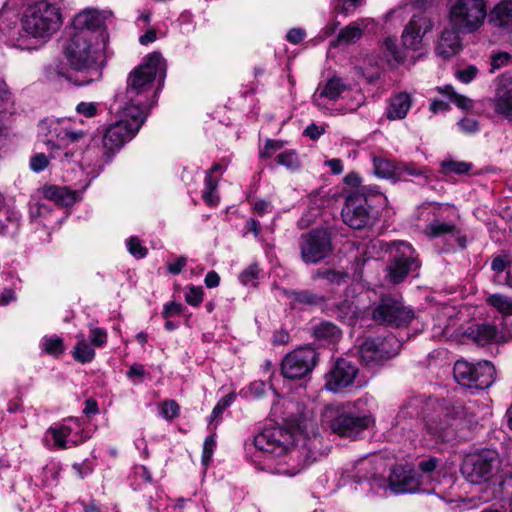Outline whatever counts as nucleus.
<instances>
[{
	"label": "nucleus",
	"mask_w": 512,
	"mask_h": 512,
	"mask_svg": "<svg viewBox=\"0 0 512 512\" xmlns=\"http://www.w3.org/2000/svg\"><path fill=\"white\" fill-rule=\"evenodd\" d=\"M107 41L108 37L71 31L62 47L67 63L78 73L70 81L85 86L101 79Z\"/></svg>",
	"instance_id": "nucleus-1"
},
{
	"label": "nucleus",
	"mask_w": 512,
	"mask_h": 512,
	"mask_svg": "<svg viewBox=\"0 0 512 512\" xmlns=\"http://www.w3.org/2000/svg\"><path fill=\"white\" fill-rule=\"evenodd\" d=\"M166 61L161 53L148 54L142 63L128 75L126 92L117 96L116 103L137 107L144 114L157 101V92L164 84L166 77Z\"/></svg>",
	"instance_id": "nucleus-2"
},
{
	"label": "nucleus",
	"mask_w": 512,
	"mask_h": 512,
	"mask_svg": "<svg viewBox=\"0 0 512 512\" xmlns=\"http://www.w3.org/2000/svg\"><path fill=\"white\" fill-rule=\"evenodd\" d=\"M431 412L424 416L427 435L435 442L445 443L456 440L467 423L475 418L473 402L465 405L450 404L447 401H435L429 404Z\"/></svg>",
	"instance_id": "nucleus-3"
},
{
	"label": "nucleus",
	"mask_w": 512,
	"mask_h": 512,
	"mask_svg": "<svg viewBox=\"0 0 512 512\" xmlns=\"http://www.w3.org/2000/svg\"><path fill=\"white\" fill-rule=\"evenodd\" d=\"M29 49H37L56 33L62 24L60 8L45 0L27 7L23 14Z\"/></svg>",
	"instance_id": "nucleus-4"
},
{
	"label": "nucleus",
	"mask_w": 512,
	"mask_h": 512,
	"mask_svg": "<svg viewBox=\"0 0 512 512\" xmlns=\"http://www.w3.org/2000/svg\"><path fill=\"white\" fill-rule=\"evenodd\" d=\"M314 423L299 426V437L296 445L289 447L284 460L278 462L275 466V473L285 476H295L300 473L305 466L316 460L320 455L321 437L316 432Z\"/></svg>",
	"instance_id": "nucleus-5"
},
{
	"label": "nucleus",
	"mask_w": 512,
	"mask_h": 512,
	"mask_svg": "<svg viewBox=\"0 0 512 512\" xmlns=\"http://www.w3.org/2000/svg\"><path fill=\"white\" fill-rule=\"evenodd\" d=\"M362 402L359 399L354 403L334 404L326 407L324 418L331 430L341 436L355 440L373 422L370 413L360 412L357 406Z\"/></svg>",
	"instance_id": "nucleus-6"
},
{
	"label": "nucleus",
	"mask_w": 512,
	"mask_h": 512,
	"mask_svg": "<svg viewBox=\"0 0 512 512\" xmlns=\"http://www.w3.org/2000/svg\"><path fill=\"white\" fill-rule=\"evenodd\" d=\"M119 119L108 125L103 136L104 147L110 151L120 149L138 133L146 114L137 107L115 102Z\"/></svg>",
	"instance_id": "nucleus-7"
},
{
	"label": "nucleus",
	"mask_w": 512,
	"mask_h": 512,
	"mask_svg": "<svg viewBox=\"0 0 512 512\" xmlns=\"http://www.w3.org/2000/svg\"><path fill=\"white\" fill-rule=\"evenodd\" d=\"M487 15L485 0H448V24L462 34L477 31L485 21Z\"/></svg>",
	"instance_id": "nucleus-8"
},
{
	"label": "nucleus",
	"mask_w": 512,
	"mask_h": 512,
	"mask_svg": "<svg viewBox=\"0 0 512 512\" xmlns=\"http://www.w3.org/2000/svg\"><path fill=\"white\" fill-rule=\"evenodd\" d=\"M390 263L387 266L389 280L393 283L402 282L406 276L420 267L415 249L405 241H394L386 244Z\"/></svg>",
	"instance_id": "nucleus-9"
},
{
	"label": "nucleus",
	"mask_w": 512,
	"mask_h": 512,
	"mask_svg": "<svg viewBox=\"0 0 512 512\" xmlns=\"http://www.w3.org/2000/svg\"><path fill=\"white\" fill-rule=\"evenodd\" d=\"M351 93V103L348 104L347 110L355 111L364 103V95L359 90H352L348 83L341 77L333 76L318 84L313 94L312 101L315 106L320 109L327 108V102H336L344 94Z\"/></svg>",
	"instance_id": "nucleus-10"
},
{
	"label": "nucleus",
	"mask_w": 512,
	"mask_h": 512,
	"mask_svg": "<svg viewBox=\"0 0 512 512\" xmlns=\"http://www.w3.org/2000/svg\"><path fill=\"white\" fill-rule=\"evenodd\" d=\"M453 374L460 385L484 390L494 382L495 368L489 361L470 363L466 360H458L454 364Z\"/></svg>",
	"instance_id": "nucleus-11"
},
{
	"label": "nucleus",
	"mask_w": 512,
	"mask_h": 512,
	"mask_svg": "<svg viewBox=\"0 0 512 512\" xmlns=\"http://www.w3.org/2000/svg\"><path fill=\"white\" fill-rule=\"evenodd\" d=\"M499 465L498 454L493 450H482L465 457L461 472L472 484H481L490 480Z\"/></svg>",
	"instance_id": "nucleus-12"
},
{
	"label": "nucleus",
	"mask_w": 512,
	"mask_h": 512,
	"mask_svg": "<svg viewBox=\"0 0 512 512\" xmlns=\"http://www.w3.org/2000/svg\"><path fill=\"white\" fill-rule=\"evenodd\" d=\"M24 29L23 16L12 6L4 5L0 9V42L21 49H29V40Z\"/></svg>",
	"instance_id": "nucleus-13"
},
{
	"label": "nucleus",
	"mask_w": 512,
	"mask_h": 512,
	"mask_svg": "<svg viewBox=\"0 0 512 512\" xmlns=\"http://www.w3.org/2000/svg\"><path fill=\"white\" fill-rule=\"evenodd\" d=\"M300 256L306 264H317L332 252L331 234L326 229H313L298 240Z\"/></svg>",
	"instance_id": "nucleus-14"
},
{
	"label": "nucleus",
	"mask_w": 512,
	"mask_h": 512,
	"mask_svg": "<svg viewBox=\"0 0 512 512\" xmlns=\"http://www.w3.org/2000/svg\"><path fill=\"white\" fill-rule=\"evenodd\" d=\"M319 360L315 348L300 346L285 355L281 362V372L285 378L301 379L310 374Z\"/></svg>",
	"instance_id": "nucleus-15"
},
{
	"label": "nucleus",
	"mask_w": 512,
	"mask_h": 512,
	"mask_svg": "<svg viewBox=\"0 0 512 512\" xmlns=\"http://www.w3.org/2000/svg\"><path fill=\"white\" fill-rule=\"evenodd\" d=\"M372 318L379 324L401 327L414 318V312L392 295L381 297L372 310Z\"/></svg>",
	"instance_id": "nucleus-16"
},
{
	"label": "nucleus",
	"mask_w": 512,
	"mask_h": 512,
	"mask_svg": "<svg viewBox=\"0 0 512 512\" xmlns=\"http://www.w3.org/2000/svg\"><path fill=\"white\" fill-rule=\"evenodd\" d=\"M76 121L71 118L49 119L41 122L40 130L45 132V144L54 148L58 144L65 145L80 140L85 131L75 128Z\"/></svg>",
	"instance_id": "nucleus-17"
},
{
	"label": "nucleus",
	"mask_w": 512,
	"mask_h": 512,
	"mask_svg": "<svg viewBox=\"0 0 512 512\" xmlns=\"http://www.w3.org/2000/svg\"><path fill=\"white\" fill-rule=\"evenodd\" d=\"M299 433L294 435L289 429L280 426L265 427L254 438V446L264 453L283 455L292 446Z\"/></svg>",
	"instance_id": "nucleus-18"
},
{
	"label": "nucleus",
	"mask_w": 512,
	"mask_h": 512,
	"mask_svg": "<svg viewBox=\"0 0 512 512\" xmlns=\"http://www.w3.org/2000/svg\"><path fill=\"white\" fill-rule=\"evenodd\" d=\"M400 345L394 336L365 340L360 346V358L367 366L382 365L398 354Z\"/></svg>",
	"instance_id": "nucleus-19"
},
{
	"label": "nucleus",
	"mask_w": 512,
	"mask_h": 512,
	"mask_svg": "<svg viewBox=\"0 0 512 512\" xmlns=\"http://www.w3.org/2000/svg\"><path fill=\"white\" fill-rule=\"evenodd\" d=\"M435 487H424V478L413 469L396 466L389 476V490L395 494L432 493Z\"/></svg>",
	"instance_id": "nucleus-20"
},
{
	"label": "nucleus",
	"mask_w": 512,
	"mask_h": 512,
	"mask_svg": "<svg viewBox=\"0 0 512 512\" xmlns=\"http://www.w3.org/2000/svg\"><path fill=\"white\" fill-rule=\"evenodd\" d=\"M488 106L494 114L509 122L512 121V76L503 75L496 80L493 96Z\"/></svg>",
	"instance_id": "nucleus-21"
},
{
	"label": "nucleus",
	"mask_w": 512,
	"mask_h": 512,
	"mask_svg": "<svg viewBox=\"0 0 512 512\" xmlns=\"http://www.w3.org/2000/svg\"><path fill=\"white\" fill-rule=\"evenodd\" d=\"M423 233L429 239L443 238L448 240L451 248L457 246L464 249L466 247L465 235H463L459 227L451 221L435 218L426 224Z\"/></svg>",
	"instance_id": "nucleus-22"
},
{
	"label": "nucleus",
	"mask_w": 512,
	"mask_h": 512,
	"mask_svg": "<svg viewBox=\"0 0 512 512\" xmlns=\"http://www.w3.org/2000/svg\"><path fill=\"white\" fill-rule=\"evenodd\" d=\"M358 368L350 361L340 358L326 374L325 387L331 392H341L354 383Z\"/></svg>",
	"instance_id": "nucleus-23"
},
{
	"label": "nucleus",
	"mask_w": 512,
	"mask_h": 512,
	"mask_svg": "<svg viewBox=\"0 0 512 512\" xmlns=\"http://www.w3.org/2000/svg\"><path fill=\"white\" fill-rule=\"evenodd\" d=\"M383 462H373L369 459L360 460L357 465L355 479L358 483L368 482L373 493H386L389 489V478L386 479L382 470Z\"/></svg>",
	"instance_id": "nucleus-24"
},
{
	"label": "nucleus",
	"mask_w": 512,
	"mask_h": 512,
	"mask_svg": "<svg viewBox=\"0 0 512 512\" xmlns=\"http://www.w3.org/2000/svg\"><path fill=\"white\" fill-rule=\"evenodd\" d=\"M109 12L87 8L79 12L73 19L72 31L85 34H96L99 37H107L104 23Z\"/></svg>",
	"instance_id": "nucleus-25"
},
{
	"label": "nucleus",
	"mask_w": 512,
	"mask_h": 512,
	"mask_svg": "<svg viewBox=\"0 0 512 512\" xmlns=\"http://www.w3.org/2000/svg\"><path fill=\"white\" fill-rule=\"evenodd\" d=\"M341 215L344 223L353 229L364 228L371 219L367 200L362 195L349 196Z\"/></svg>",
	"instance_id": "nucleus-26"
},
{
	"label": "nucleus",
	"mask_w": 512,
	"mask_h": 512,
	"mask_svg": "<svg viewBox=\"0 0 512 512\" xmlns=\"http://www.w3.org/2000/svg\"><path fill=\"white\" fill-rule=\"evenodd\" d=\"M80 429L79 421L70 419L60 426L50 427L46 432V438L50 436L54 442V446L57 448H70L86 440L82 435H79Z\"/></svg>",
	"instance_id": "nucleus-27"
},
{
	"label": "nucleus",
	"mask_w": 512,
	"mask_h": 512,
	"mask_svg": "<svg viewBox=\"0 0 512 512\" xmlns=\"http://www.w3.org/2000/svg\"><path fill=\"white\" fill-rule=\"evenodd\" d=\"M433 22L424 13L412 16L402 33V42L405 47L417 50L421 45L423 37L431 31Z\"/></svg>",
	"instance_id": "nucleus-28"
},
{
	"label": "nucleus",
	"mask_w": 512,
	"mask_h": 512,
	"mask_svg": "<svg viewBox=\"0 0 512 512\" xmlns=\"http://www.w3.org/2000/svg\"><path fill=\"white\" fill-rule=\"evenodd\" d=\"M436 90L441 93L447 100L434 99L430 104V110L433 113L445 112L450 108V102L454 103L457 107L468 110L473 108V101L463 95L455 92L451 85L437 87Z\"/></svg>",
	"instance_id": "nucleus-29"
},
{
	"label": "nucleus",
	"mask_w": 512,
	"mask_h": 512,
	"mask_svg": "<svg viewBox=\"0 0 512 512\" xmlns=\"http://www.w3.org/2000/svg\"><path fill=\"white\" fill-rule=\"evenodd\" d=\"M467 336L478 345L484 346L491 342H499L504 336L495 325L492 324H474L467 329Z\"/></svg>",
	"instance_id": "nucleus-30"
},
{
	"label": "nucleus",
	"mask_w": 512,
	"mask_h": 512,
	"mask_svg": "<svg viewBox=\"0 0 512 512\" xmlns=\"http://www.w3.org/2000/svg\"><path fill=\"white\" fill-rule=\"evenodd\" d=\"M460 33H462V31L451 26L444 29L436 47L437 54L443 58H450L457 54L461 49Z\"/></svg>",
	"instance_id": "nucleus-31"
},
{
	"label": "nucleus",
	"mask_w": 512,
	"mask_h": 512,
	"mask_svg": "<svg viewBox=\"0 0 512 512\" xmlns=\"http://www.w3.org/2000/svg\"><path fill=\"white\" fill-rule=\"evenodd\" d=\"M412 100L409 94L401 92L390 97L386 116L390 120L404 119L411 108Z\"/></svg>",
	"instance_id": "nucleus-32"
},
{
	"label": "nucleus",
	"mask_w": 512,
	"mask_h": 512,
	"mask_svg": "<svg viewBox=\"0 0 512 512\" xmlns=\"http://www.w3.org/2000/svg\"><path fill=\"white\" fill-rule=\"evenodd\" d=\"M43 196L61 206H72L77 201V194L66 187L55 185L44 186L42 189Z\"/></svg>",
	"instance_id": "nucleus-33"
},
{
	"label": "nucleus",
	"mask_w": 512,
	"mask_h": 512,
	"mask_svg": "<svg viewBox=\"0 0 512 512\" xmlns=\"http://www.w3.org/2000/svg\"><path fill=\"white\" fill-rule=\"evenodd\" d=\"M491 21L498 27L512 28V1L502 0L491 11Z\"/></svg>",
	"instance_id": "nucleus-34"
},
{
	"label": "nucleus",
	"mask_w": 512,
	"mask_h": 512,
	"mask_svg": "<svg viewBox=\"0 0 512 512\" xmlns=\"http://www.w3.org/2000/svg\"><path fill=\"white\" fill-rule=\"evenodd\" d=\"M373 171L376 176L383 179L398 180V163H393L382 157L374 156L373 159Z\"/></svg>",
	"instance_id": "nucleus-35"
},
{
	"label": "nucleus",
	"mask_w": 512,
	"mask_h": 512,
	"mask_svg": "<svg viewBox=\"0 0 512 512\" xmlns=\"http://www.w3.org/2000/svg\"><path fill=\"white\" fill-rule=\"evenodd\" d=\"M77 343L74 346L73 357L80 363H89L95 357V351L86 341L85 335L79 333L76 335Z\"/></svg>",
	"instance_id": "nucleus-36"
},
{
	"label": "nucleus",
	"mask_w": 512,
	"mask_h": 512,
	"mask_svg": "<svg viewBox=\"0 0 512 512\" xmlns=\"http://www.w3.org/2000/svg\"><path fill=\"white\" fill-rule=\"evenodd\" d=\"M39 348L42 353L51 355L54 358H58L65 350L62 338L57 335L42 337L39 342Z\"/></svg>",
	"instance_id": "nucleus-37"
},
{
	"label": "nucleus",
	"mask_w": 512,
	"mask_h": 512,
	"mask_svg": "<svg viewBox=\"0 0 512 512\" xmlns=\"http://www.w3.org/2000/svg\"><path fill=\"white\" fill-rule=\"evenodd\" d=\"M491 269L496 275L506 271L505 284L512 288V254L501 255L492 259Z\"/></svg>",
	"instance_id": "nucleus-38"
},
{
	"label": "nucleus",
	"mask_w": 512,
	"mask_h": 512,
	"mask_svg": "<svg viewBox=\"0 0 512 512\" xmlns=\"http://www.w3.org/2000/svg\"><path fill=\"white\" fill-rule=\"evenodd\" d=\"M487 303L504 316H512V297L503 294H491Z\"/></svg>",
	"instance_id": "nucleus-39"
},
{
	"label": "nucleus",
	"mask_w": 512,
	"mask_h": 512,
	"mask_svg": "<svg viewBox=\"0 0 512 512\" xmlns=\"http://www.w3.org/2000/svg\"><path fill=\"white\" fill-rule=\"evenodd\" d=\"M314 335L319 340L337 341L341 332L333 323L323 322L314 327Z\"/></svg>",
	"instance_id": "nucleus-40"
},
{
	"label": "nucleus",
	"mask_w": 512,
	"mask_h": 512,
	"mask_svg": "<svg viewBox=\"0 0 512 512\" xmlns=\"http://www.w3.org/2000/svg\"><path fill=\"white\" fill-rule=\"evenodd\" d=\"M439 460L435 457L424 459L419 462V469L422 472L420 477L424 478V487H434L432 481L434 480L433 474L435 473L436 467Z\"/></svg>",
	"instance_id": "nucleus-41"
},
{
	"label": "nucleus",
	"mask_w": 512,
	"mask_h": 512,
	"mask_svg": "<svg viewBox=\"0 0 512 512\" xmlns=\"http://www.w3.org/2000/svg\"><path fill=\"white\" fill-rule=\"evenodd\" d=\"M50 149V158L53 161H58V163L64 168L66 165H69L73 162L74 153L68 149L64 145L58 144L54 148Z\"/></svg>",
	"instance_id": "nucleus-42"
},
{
	"label": "nucleus",
	"mask_w": 512,
	"mask_h": 512,
	"mask_svg": "<svg viewBox=\"0 0 512 512\" xmlns=\"http://www.w3.org/2000/svg\"><path fill=\"white\" fill-rule=\"evenodd\" d=\"M362 36V28L356 22L349 24L339 32L337 42L352 43Z\"/></svg>",
	"instance_id": "nucleus-43"
},
{
	"label": "nucleus",
	"mask_w": 512,
	"mask_h": 512,
	"mask_svg": "<svg viewBox=\"0 0 512 512\" xmlns=\"http://www.w3.org/2000/svg\"><path fill=\"white\" fill-rule=\"evenodd\" d=\"M293 300L300 304L317 306L324 303V298L309 290L295 291L292 293Z\"/></svg>",
	"instance_id": "nucleus-44"
},
{
	"label": "nucleus",
	"mask_w": 512,
	"mask_h": 512,
	"mask_svg": "<svg viewBox=\"0 0 512 512\" xmlns=\"http://www.w3.org/2000/svg\"><path fill=\"white\" fill-rule=\"evenodd\" d=\"M218 180L213 178L211 174H207L205 178V188L203 190V199L209 205H216L218 203V197L215 195Z\"/></svg>",
	"instance_id": "nucleus-45"
},
{
	"label": "nucleus",
	"mask_w": 512,
	"mask_h": 512,
	"mask_svg": "<svg viewBox=\"0 0 512 512\" xmlns=\"http://www.w3.org/2000/svg\"><path fill=\"white\" fill-rule=\"evenodd\" d=\"M277 163L290 170L299 168L300 162L297 153L293 150L281 152L276 157Z\"/></svg>",
	"instance_id": "nucleus-46"
},
{
	"label": "nucleus",
	"mask_w": 512,
	"mask_h": 512,
	"mask_svg": "<svg viewBox=\"0 0 512 512\" xmlns=\"http://www.w3.org/2000/svg\"><path fill=\"white\" fill-rule=\"evenodd\" d=\"M441 166L445 174L455 173L460 175L468 173L472 167L470 163L454 160L444 161Z\"/></svg>",
	"instance_id": "nucleus-47"
},
{
	"label": "nucleus",
	"mask_w": 512,
	"mask_h": 512,
	"mask_svg": "<svg viewBox=\"0 0 512 512\" xmlns=\"http://www.w3.org/2000/svg\"><path fill=\"white\" fill-rule=\"evenodd\" d=\"M510 61L511 55L508 52L500 51L492 54L490 57V73L509 65Z\"/></svg>",
	"instance_id": "nucleus-48"
},
{
	"label": "nucleus",
	"mask_w": 512,
	"mask_h": 512,
	"mask_svg": "<svg viewBox=\"0 0 512 512\" xmlns=\"http://www.w3.org/2000/svg\"><path fill=\"white\" fill-rule=\"evenodd\" d=\"M348 275L346 273H341L332 269L327 270H317V272L313 275V278H323L331 283L340 284L346 280Z\"/></svg>",
	"instance_id": "nucleus-49"
},
{
	"label": "nucleus",
	"mask_w": 512,
	"mask_h": 512,
	"mask_svg": "<svg viewBox=\"0 0 512 512\" xmlns=\"http://www.w3.org/2000/svg\"><path fill=\"white\" fill-rule=\"evenodd\" d=\"M50 161H53L50 154L47 156L44 153H36L30 158L29 166L33 172L39 173L48 167Z\"/></svg>",
	"instance_id": "nucleus-50"
},
{
	"label": "nucleus",
	"mask_w": 512,
	"mask_h": 512,
	"mask_svg": "<svg viewBox=\"0 0 512 512\" xmlns=\"http://www.w3.org/2000/svg\"><path fill=\"white\" fill-rule=\"evenodd\" d=\"M126 245L129 253L135 258L141 259L147 255V248L144 247L141 241L135 236L130 237L126 242Z\"/></svg>",
	"instance_id": "nucleus-51"
},
{
	"label": "nucleus",
	"mask_w": 512,
	"mask_h": 512,
	"mask_svg": "<svg viewBox=\"0 0 512 512\" xmlns=\"http://www.w3.org/2000/svg\"><path fill=\"white\" fill-rule=\"evenodd\" d=\"M179 410L180 408L176 401L166 400L160 406V415L166 420H171L178 416Z\"/></svg>",
	"instance_id": "nucleus-52"
},
{
	"label": "nucleus",
	"mask_w": 512,
	"mask_h": 512,
	"mask_svg": "<svg viewBox=\"0 0 512 512\" xmlns=\"http://www.w3.org/2000/svg\"><path fill=\"white\" fill-rule=\"evenodd\" d=\"M202 287L191 286L185 294L186 302L191 306H198L203 301Z\"/></svg>",
	"instance_id": "nucleus-53"
},
{
	"label": "nucleus",
	"mask_w": 512,
	"mask_h": 512,
	"mask_svg": "<svg viewBox=\"0 0 512 512\" xmlns=\"http://www.w3.org/2000/svg\"><path fill=\"white\" fill-rule=\"evenodd\" d=\"M398 172V180L404 179L406 175L420 176L424 174V171L422 169L417 168L414 164L404 162L398 163Z\"/></svg>",
	"instance_id": "nucleus-54"
},
{
	"label": "nucleus",
	"mask_w": 512,
	"mask_h": 512,
	"mask_svg": "<svg viewBox=\"0 0 512 512\" xmlns=\"http://www.w3.org/2000/svg\"><path fill=\"white\" fill-rule=\"evenodd\" d=\"M216 447V440L213 435H209L205 438L203 443V451H202V463L207 465L214 453V449Z\"/></svg>",
	"instance_id": "nucleus-55"
},
{
	"label": "nucleus",
	"mask_w": 512,
	"mask_h": 512,
	"mask_svg": "<svg viewBox=\"0 0 512 512\" xmlns=\"http://www.w3.org/2000/svg\"><path fill=\"white\" fill-rule=\"evenodd\" d=\"M420 403H421V400L419 398H415V399L411 400L405 407H403L399 411V413L397 415V419L401 420L408 416L409 417L418 416L419 412L417 410V407Z\"/></svg>",
	"instance_id": "nucleus-56"
},
{
	"label": "nucleus",
	"mask_w": 512,
	"mask_h": 512,
	"mask_svg": "<svg viewBox=\"0 0 512 512\" xmlns=\"http://www.w3.org/2000/svg\"><path fill=\"white\" fill-rule=\"evenodd\" d=\"M92 345L102 347L107 342V332L99 327L92 328L89 335Z\"/></svg>",
	"instance_id": "nucleus-57"
},
{
	"label": "nucleus",
	"mask_w": 512,
	"mask_h": 512,
	"mask_svg": "<svg viewBox=\"0 0 512 512\" xmlns=\"http://www.w3.org/2000/svg\"><path fill=\"white\" fill-rule=\"evenodd\" d=\"M76 111L80 115H83L87 118H92L97 115L98 104L95 102H80L76 106Z\"/></svg>",
	"instance_id": "nucleus-58"
},
{
	"label": "nucleus",
	"mask_w": 512,
	"mask_h": 512,
	"mask_svg": "<svg viewBox=\"0 0 512 512\" xmlns=\"http://www.w3.org/2000/svg\"><path fill=\"white\" fill-rule=\"evenodd\" d=\"M234 398L235 396L233 394H228L221 398L212 410L211 421L217 419L218 416L232 404Z\"/></svg>",
	"instance_id": "nucleus-59"
},
{
	"label": "nucleus",
	"mask_w": 512,
	"mask_h": 512,
	"mask_svg": "<svg viewBox=\"0 0 512 512\" xmlns=\"http://www.w3.org/2000/svg\"><path fill=\"white\" fill-rule=\"evenodd\" d=\"M259 273V268L257 264H250L246 269H244L240 275L239 280L242 284L248 285L254 281Z\"/></svg>",
	"instance_id": "nucleus-60"
},
{
	"label": "nucleus",
	"mask_w": 512,
	"mask_h": 512,
	"mask_svg": "<svg viewBox=\"0 0 512 512\" xmlns=\"http://www.w3.org/2000/svg\"><path fill=\"white\" fill-rule=\"evenodd\" d=\"M478 74V68L474 65L465 67L457 71L456 76L462 83H470Z\"/></svg>",
	"instance_id": "nucleus-61"
},
{
	"label": "nucleus",
	"mask_w": 512,
	"mask_h": 512,
	"mask_svg": "<svg viewBox=\"0 0 512 512\" xmlns=\"http://www.w3.org/2000/svg\"><path fill=\"white\" fill-rule=\"evenodd\" d=\"M282 142L277 140H267L263 148L260 149L259 154L262 158L271 157L276 151L282 148Z\"/></svg>",
	"instance_id": "nucleus-62"
},
{
	"label": "nucleus",
	"mask_w": 512,
	"mask_h": 512,
	"mask_svg": "<svg viewBox=\"0 0 512 512\" xmlns=\"http://www.w3.org/2000/svg\"><path fill=\"white\" fill-rule=\"evenodd\" d=\"M458 126L466 134H474L479 131V122L475 118H463L458 122Z\"/></svg>",
	"instance_id": "nucleus-63"
},
{
	"label": "nucleus",
	"mask_w": 512,
	"mask_h": 512,
	"mask_svg": "<svg viewBox=\"0 0 512 512\" xmlns=\"http://www.w3.org/2000/svg\"><path fill=\"white\" fill-rule=\"evenodd\" d=\"M183 306L177 302H168L164 305L162 316L166 319L180 315L182 313Z\"/></svg>",
	"instance_id": "nucleus-64"
}]
</instances>
